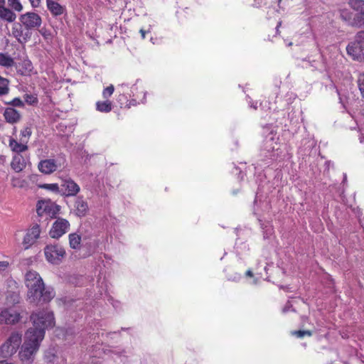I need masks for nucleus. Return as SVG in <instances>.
<instances>
[{
  "label": "nucleus",
  "instance_id": "nucleus-1",
  "mask_svg": "<svg viewBox=\"0 0 364 364\" xmlns=\"http://www.w3.org/2000/svg\"><path fill=\"white\" fill-rule=\"evenodd\" d=\"M28 297L31 303L48 302L54 297L53 290L45 289L43 281L36 271H28L25 276Z\"/></svg>",
  "mask_w": 364,
  "mask_h": 364
},
{
  "label": "nucleus",
  "instance_id": "nucleus-2",
  "mask_svg": "<svg viewBox=\"0 0 364 364\" xmlns=\"http://www.w3.org/2000/svg\"><path fill=\"white\" fill-rule=\"evenodd\" d=\"M30 321L32 326L26 333H31L38 340H43L46 330L52 328L55 326L53 313L48 309L36 310L31 313Z\"/></svg>",
  "mask_w": 364,
  "mask_h": 364
},
{
  "label": "nucleus",
  "instance_id": "nucleus-3",
  "mask_svg": "<svg viewBox=\"0 0 364 364\" xmlns=\"http://www.w3.org/2000/svg\"><path fill=\"white\" fill-rule=\"evenodd\" d=\"M43 341L31 335V333H26L24 341L18 352L19 360L22 364H32L36 355L39 350Z\"/></svg>",
  "mask_w": 364,
  "mask_h": 364
},
{
  "label": "nucleus",
  "instance_id": "nucleus-4",
  "mask_svg": "<svg viewBox=\"0 0 364 364\" xmlns=\"http://www.w3.org/2000/svg\"><path fill=\"white\" fill-rule=\"evenodd\" d=\"M22 341L21 333L12 332L9 338L0 346V357L6 358L14 355Z\"/></svg>",
  "mask_w": 364,
  "mask_h": 364
},
{
  "label": "nucleus",
  "instance_id": "nucleus-5",
  "mask_svg": "<svg viewBox=\"0 0 364 364\" xmlns=\"http://www.w3.org/2000/svg\"><path fill=\"white\" fill-rule=\"evenodd\" d=\"M46 260L53 264H60L65 255V249L60 245H48L44 248Z\"/></svg>",
  "mask_w": 364,
  "mask_h": 364
},
{
  "label": "nucleus",
  "instance_id": "nucleus-6",
  "mask_svg": "<svg viewBox=\"0 0 364 364\" xmlns=\"http://www.w3.org/2000/svg\"><path fill=\"white\" fill-rule=\"evenodd\" d=\"M59 212V206L50 200H41L36 204V213L39 217L54 218Z\"/></svg>",
  "mask_w": 364,
  "mask_h": 364
},
{
  "label": "nucleus",
  "instance_id": "nucleus-7",
  "mask_svg": "<svg viewBox=\"0 0 364 364\" xmlns=\"http://www.w3.org/2000/svg\"><path fill=\"white\" fill-rule=\"evenodd\" d=\"M347 53L350 55L353 60L358 61L364 60V41L357 39L350 42L346 47Z\"/></svg>",
  "mask_w": 364,
  "mask_h": 364
},
{
  "label": "nucleus",
  "instance_id": "nucleus-8",
  "mask_svg": "<svg viewBox=\"0 0 364 364\" xmlns=\"http://www.w3.org/2000/svg\"><path fill=\"white\" fill-rule=\"evenodd\" d=\"M65 159L63 158L54 159H44L41 160L38 164L39 171L45 174H50L55 172L58 168L63 167Z\"/></svg>",
  "mask_w": 364,
  "mask_h": 364
},
{
  "label": "nucleus",
  "instance_id": "nucleus-9",
  "mask_svg": "<svg viewBox=\"0 0 364 364\" xmlns=\"http://www.w3.org/2000/svg\"><path fill=\"white\" fill-rule=\"evenodd\" d=\"M21 319L19 312L14 311L11 308H0V324L14 325L17 323Z\"/></svg>",
  "mask_w": 364,
  "mask_h": 364
},
{
  "label": "nucleus",
  "instance_id": "nucleus-10",
  "mask_svg": "<svg viewBox=\"0 0 364 364\" xmlns=\"http://www.w3.org/2000/svg\"><path fill=\"white\" fill-rule=\"evenodd\" d=\"M70 228V223L64 218H58L53 223L49 232L52 238L58 239L65 234Z\"/></svg>",
  "mask_w": 364,
  "mask_h": 364
},
{
  "label": "nucleus",
  "instance_id": "nucleus-11",
  "mask_svg": "<svg viewBox=\"0 0 364 364\" xmlns=\"http://www.w3.org/2000/svg\"><path fill=\"white\" fill-rule=\"evenodd\" d=\"M19 20L27 29L38 28L42 23L41 17L34 12H26L21 15Z\"/></svg>",
  "mask_w": 364,
  "mask_h": 364
},
{
  "label": "nucleus",
  "instance_id": "nucleus-12",
  "mask_svg": "<svg viewBox=\"0 0 364 364\" xmlns=\"http://www.w3.org/2000/svg\"><path fill=\"white\" fill-rule=\"evenodd\" d=\"M41 232L40 225L38 224L33 225L26 231L22 242V245L25 250L29 249L36 242L37 240L40 237Z\"/></svg>",
  "mask_w": 364,
  "mask_h": 364
},
{
  "label": "nucleus",
  "instance_id": "nucleus-13",
  "mask_svg": "<svg viewBox=\"0 0 364 364\" xmlns=\"http://www.w3.org/2000/svg\"><path fill=\"white\" fill-rule=\"evenodd\" d=\"M348 5L351 9L356 12V21H354L356 27L364 26V0H349Z\"/></svg>",
  "mask_w": 364,
  "mask_h": 364
},
{
  "label": "nucleus",
  "instance_id": "nucleus-14",
  "mask_svg": "<svg viewBox=\"0 0 364 364\" xmlns=\"http://www.w3.org/2000/svg\"><path fill=\"white\" fill-rule=\"evenodd\" d=\"M61 189L66 196H75L80 191V186L71 178H65L61 183Z\"/></svg>",
  "mask_w": 364,
  "mask_h": 364
},
{
  "label": "nucleus",
  "instance_id": "nucleus-15",
  "mask_svg": "<svg viewBox=\"0 0 364 364\" xmlns=\"http://www.w3.org/2000/svg\"><path fill=\"white\" fill-rule=\"evenodd\" d=\"M139 80H136V83L134 84L130 89V93H128V95L130 97H132V99L130 101L131 105H136V104L139 103H144L146 100V92L141 91V94H143V96L140 97L139 92H138L139 87L137 85L139 82Z\"/></svg>",
  "mask_w": 364,
  "mask_h": 364
},
{
  "label": "nucleus",
  "instance_id": "nucleus-16",
  "mask_svg": "<svg viewBox=\"0 0 364 364\" xmlns=\"http://www.w3.org/2000/svg\"><path fill=\"white\" fill-rule=\"evenodd\" d=\"M10 286H14L15 287L14 290L8 291L6 296V303L8 304H16L20 301V296L19 291L18 290V287L16 286V282L15 281L11 280L9 282Z\"/></svg>",
  "mask_w": 364,
  "mask_h": 364
},
{
  "label": "nucleus",
  "instance_id": "nucleus-17",
  "mask_svg": "<svg viewBox=\"0 0 364 364\" xmlns=\"http://www.w3.org/2000/svg\"><path fill=\"white\" fill-rule=\"evenodd\" d=\"M46 5L53 16H61L65 12V8L53 0H46Z\"/></svg>",
  "mask_w": 364,
  "mask_h": 364
},
{
  "label": "nucleus",
  "instance_id": "nucleus-18",
  "mask_svg": "<svg viewBox=\"0 0 364 364\" xmlns=\"http://www.w3.org/2000/svg\"><path fill=\"white\" fill-rule=\"evenodd\" d=\"M4 116L6 121L11 124H14L18 122L21 119L20 113L14 107H7L4 112Z\"/></svg>",
  "mask_w": 364,
  "mask_h": 364
},
{
  "label": "nucleus",
  "instance_id": "nucleus-19",
  "mask_svg": "<svg viewBox=\"0 0 364 364\" xmlns=\"http://www.w3.org/2000/svg\"><path fill=\"white\" fill-rule=\"evenodd\" d=\"M4 5H0V18L9 23L15 21L16 18V14Z\"/></svg>",
  "mask_w": 364,
  "mask_h": 364
},
{
  "label": "nucleus",
  "instance_id": "nucleus-20",
  "mask_svg": "<svg viewBox=\"0 0 364 364\" xmlns=\"http://www.w3.org/2000/svg\"><path fill=\"white\" fill-rule=\"evenodd\" d=\"M26 162L25 159L21 154L14 156L11 166L16 172H20L25 168Z\"/></svg>",
  "mask_w": 364,
  "mask_h": 364
},
{
  "label": "nucleus",
  "instance_id": "nucleus-21",
  "mask_svg": "<svg viewBox=\"0 0 364 364\" xmlns=\"http://www.w3.org/2000/svg\"><path fill=\"white\" fill-rule=\"evenodd\" d=\"M340 16L341 18L346 21L348 24L355 26L356 24L354 23V21H356L355 14H354L353 12H351L348 9H343L340 10Z\"/></svg>",
  "mask_w": 364,
  "mask_h": 364
},
{
  "label": "nucleus",
  "instance_id": "nucleus-22",
  "mask_svg": "<svg viewBox=\"0 0 364 364\" xmlns=\"http://www.w3.org/2000/svg\"><path fill=\"white\" fill-rule=\"evenodd\" d=\"M75 213L77 216L82 217L85 215L88 210V205L82 198H77L75 203Z\"/></svg>",
  "mask_w": 364,
  "mask_h": 364
},
{
  "label": "nucleus",
  "instance_id": "nucleus-23",
  "mask_svg": "<svg viewBox=\"0 0 364 364\" xmlns=\"http://www.w3.org/2000/svg\"><path fill=\"white\" fill-rule=\"evenodd\" d=\"M112 109V104L109 100L97 101L96 102V110L100 112L108 113Z\"/></svg>",
  "mask_w": 364,
  "mask_h": 364
},
{
  "label": "nucleus",
  "instance_id": "nucleus-24",
  "mask_svg": "<svg viewBox=\"0 0 364 364\" xmlns=\"http://www.w3.org/2000/svg\"><path fill=\"white\" fill-rule=\"evenodd\" d=\"M9 146L11 150L16 153V154H20V153L26 151L28 149L26 143H18L14 139H10L9 141Z\"/></svg>",
  "mask_w": 364,
  "mask_h": 364
},
{
  "label": "nucleus",
  "instance_id": "nucleus-25",
  "mask_svg": "<svg viewBox=\"0 0 364 364\" xmlns=\"http://www.w3.org/2000/svg\"><path fill=\"white\" fill-rule=\"evenodd\" d=\"M81 236L77 233L69 235V244L71 248L77 250L80 247Z\"/></svg>",
  "mask_w": 364,
  "mask_h": 364
},
{
  "label": "nucleus",
  "instance_id": "nucleus-26",
  "mask_svg": "<svg viewBox=\"0 0 364 364\" xmlns=\"http://www.w3.org/2000/svg\"><path fill=\"white\" fill-rule=\"evenodd\" d=\"M14 59L8 54L0 53V65L6 68H11L14 65Z\"/></svg>",
  "mask_w": 364,
  "mask_h": 364
},
{
  "label": "nucleus",
  "instance_id": "nucleus-27",
  "mask_svg": "<svg viewBox=\"0 0 364 364\" xmlns=\"http://www.w3.org/2000/svg\"><path fill=\"white\" fill-rule=\"evenodd\" d=\"M11 185L16 188H26L28 186V182L23 178L17 176L12 177Z\"/></svg>",
  "mask_w": 364,
  "mask_h": 364
},
{
  "label": "nucleus",
  "instance_id": "nucleus-28",
  "mask_svg": "<svg viewBox=\"0 0 364 364\" xmlns=\"http://www.w3.org/2000/svg\"><path fill=\"white\" fill-rule=\"evenodd\" d=\"M9 92V81L0 75V97L6 95Z\"/></svg>",
  "mask_w": 364,
  "mask_h": 364
},
{
  "label": "nucleus",
  "instance_id": "nucleus-29",
  "mask_svg": "<svg viewBox=\"0 0 364 364\" xmlns=\"http://www.w3.org/2000/svg\"><path fill=\"white\" fill-rule=\"evenodd\" d=\"M7 2L9 7L15 11L21 12L23 9L20 0H7Z\"/></svg>",
  "mask_w": 364,
  "mask_h": 364
},
{
  "label": "nucleus",
  "instance_id": "nucleus-30",
  "mask_svg": "<svg viewBox=\"0 0 364 364\" xmlns=\"http://www.w3.org/2000/svg\"><path fill=\"white\" fill-rule=\"evenodd\" d=\"M39 187L53 193H58L59 191V186L58 183H44L39 185Z\"/></svg>",
  "mask_w": 364,
  "mask_h": 364
},
{
  "label": "nucleus",
  "instance_id": "nucleus-31",
  "mask_svg": "<svg viewBox=\"0 0 364 364\" xmlns=\"http://www.w3.org/2000/svg\"><path fill=\"white\" fill-rule=\"evenodd\" d=\"M32 134L31 129L30 127H26L21 132V141L23 143H27L31 135Z\"/></svg>",
  "mask_w": 364,
  "mask_h": 364
},
{
  "label": "nucleus",
  "instance_id": "nucleus-32",
  "mask_svg": "<svg viewBox=\"0 0 364 364\" xmlns=\"http://www.w3.org/2000/svg\"><path fill=\"white\" fill-rule=\"evenodd\" d=\"M273 143L277 144V143L274 141V137L273 136H270L269 138H267L265 139L264 146H265V149L267 150V151H274V150H278L277 148H275V146H273Z\"/></svg>",
  "mask_w": 364,
  "mask_h": 364
},
{
  "label": "nucleus",
  "instance_id": "nucleus-33",
  "mask_svg": "<svg viewBox=\"0 0 364 364\" xmlns=\"http://www.w3.org/2000/svg\"><path fill=\"white\" fill-rule=\"evenodd\" d=\"M358 86L362 97L364 99V73L359 75L358 78Z\"/></svg>",
  "mask_w": 364,
  "mask_h": 364
},
{
  "label": "nucleus",
  "instance_id": "nucleus-34",
  "mask_svg": "<svg viewBox=\"0 0 364 364\" xmlns=\"http://www.w3.org/2000/svg\"><path fill=\"white\" fill-rule=\"evenodd\" d=\"M114 90V87L112 85H110L109 86L107 87L105 89H104L102 92V97L106 100H108L112 95L113 94Z\"/></svg>",
  "mask_w": 364,
  "mask_h": 364
},
{
  "label": "nucleus",
  "instance_id": "nucleus-35",
  "mask_svg": "<svg viewBox=\"0 0 364 364\" xmlns=\"http://www.w3.org/2000/svg\"><path fill=\"white\" fill-rule=\"evenodd\" d=\"M292 335L296 336L298 338H302L305 336H311V332L310 331H295L291 333Z\"/></svg>",
  "mask_w": 364,
  "mask_h": 364
},
{
  "label": "nucleus",
  "instance_id": "nucleus-36",
  "mask_svg": "<svg viewBox=\"0 0 364 364\" xmlns=\"http://www.w3.org/2000/svg\"><path fill=\"white\" fill-rule=\"evenodd\" d=\"M57 358H58L55 354L51 353L50 352L46 353L45 355V360L47 363H54Z\"/></svg>",
  "mask_w": 364,
  "mask_h": 364
},
{
  "label": "nucleus",
  "instance_id": "nucleus-37",
  "mask_svg": "<svg viewBox=\"0 0 364 364\" xmlns=\"http://www.w3.org/2000/svg\"><path fill=\"white\" fill-rule=\"evenodd\" d=\"M24 98L28 105H34L38 102L37 98L31 95H26Z\"/></svg>",
  "mask_w": 364,
  "mask_h": 364
},
{
  "label": "nucleus",
  "instance_id": "nucleus-38",
  "mask_svg": "<svg viewBox=\"0 0 364 364\" xmlns=\"http://www.w3.org/2000/svg\"><path fill=\"white\" fill-rule=\"evenodd\" d=\"M9 104L12 105L13 107H23V105H24L23 101L18 97L14 98Z\"/></svg>",
  "mask_w": 364,
  "mask_h": 364
},
{
  "label": "nucleus",
  "instance_id": "nucleus-39",
  "mask_svg": "<svg viewBox=\"0 0 364 364\" xmlns=\"http://www.w3.org/2000/svg\"><path fill=\"white\" fill-rule=\"evenodd\" d=\"M23 66L25 67L26 70L28 71V72H30L33 69V65H32V63L30 60H25L23 62Z\"/></svg>",
  "mask_w": 364,
  "mask_h": 364
},
{
  "label": "nucleus",
  "instance_id": "nucleus-40",
  "mask_svg": "<svg viewBox=\"0 0 364 364\" xmlns=\"http://www.w3.org/2000/svg\"><path fill=\"white\" fill-rule=\"evenodd\" d=\"M28 1L33 8H38L41 6V1H42V0H28Z\"/></svg>",
  "mask_w": 364,
  "mask_h": 364
},
{
  "label": "nucleus",
  "instance_id": "nucleus-41",
  "mask_svg": "<svg viewBox=\"0 0 364 364\" xmlns=\"http://www.w3.org/2000/svg\"><path fill=\"white\" fill-rule=\"evenodd\" d=\"M9 266V262L6 261L0 262V272L6 269Z\"/></svg>",
  "mask_w": 364,
  "mask_h": 364
},
{
  "label": "nucleus",
  "instance_id": "nucleus-42",
  "mask_svg": "<svg viewBox=\"0 0 364 364\" xmlns=\"http://www.w3.org/2000/svg\"><path fill=\"white\" fill-rule=\"evenodd\" d=\"M337 93H338V95L339 97V101H340V103L343 105V107H345V105H346V101L343 97V95H341V92L339 90H337Z\"/></svg>",
  "mask_w": 364,
  "mask_h": 364
},
{
  "label": "nucleus",
  "instance_id": "nucleus-43",
  "mask_svg": "<svg viewBox=\"0 0 364 364\" xmlns=\"http://www.w3.org/2000/svg\"><path fill=\"white\" fill-rule=\"evenodd\" d=\"M291 308V303L289 301H288L287 303V304L285 305V306L282 309L283 313L288 312L290 310Z\"/></svg>",
  "mask_w": 364,
  "mask_h": 364
},
{
  "label": "nucleus",
  "instance_id": "nucleus-44",
  "mask_svg": "<svg viewBox=\"0 0 364 364\" xmlns=\"http://www.w3.org/2000/svg\"><path fill=\"white\" fill-rule=\"evenodd\" d=\"M356 38L357 39H362L364 41V30L358 32L356 34Z\"/></svg>",
  "mask_w": 364,
  "mask_h": 364
},
{
  "label": "nucleus",
  "instance_id": "nucleus-45",
  "mask_svg": "<svg viewBox=\"0 0 364 364\" xmlns=\"http://www.w3.org/2000/svg\"><path fill=\"white\" fill-rule=\"evenodd\" d=\"M150 31H151V26H149V28L147 32H150ZM139 32L141 35L142 39H144L146 31H144L143 28H141V29H140Z\"/></svg>",
  "mask_w": 364,
  "mask_h": 364
},
{
  "label": "nucleus",
  "instance_id": "nucleus-46",
  "mask_svg": "<svg viewBox=\"0 0 364 364\" xmlns=\"http://www.w3.org/2000/svg\"><path fill=\"white\" fill-rule=\"evenodd\" d=\"M250 107L256 109L257 107V102H256L255 103L250 104Z\"/></svg>",
  "mask_w": 364,
  "mask_h": 364
},
{
  "label": "nucleus",
  "instance_id": "nucleus-47",
  "mask_svg": "<svg viewBox=\"0 0 364 364\" xmlns=\"http://www.w3.org/2000/svg\"><path fill=\"white\" fill-rule=\"evenodd\" d=\"M246 275H247V276H249V277H252V271H251V270H248V271H247V272H246Z\"/></svg>",
  "mask_w": 364,
  "mask_h": 364
},
{
  "label": "nucleus",
  "instance_id": "nucleus-48",
  "mask_svg": "<svg viewBox=\"0 0 364 364\" xmlns=\"http://www.w3.org/2000/svg\"><path fill=\"white\" fill-rule=\"evenodd\" d=\"M0 364H14V363H9L6 362L5 360L0 361Z\"/></svg>",
  "mask_w": 364,
  "mask_h": 364
},
{
  "label": "nucleus",
  "instance_id": "nucleus-49",
  "mask_svg": "<svg viewBox=\"0 0 364 364\" xmlns=\"http://www.w3.org/2000/svg\"><path fill=\"white\" fill-rule=\"evenodd\" d=\"M5 4V0H0V5Z\"/></svg>",
  "mask_w": 364,
  "mask_h": 364
},
{
  "label": "nucleus",
  "instance_id": "nucleus-50",
  "mask_svg": "<svg viewBox=\"0 0 364 364\" xmlns=\"http://www.w3.org/2000/svg\"><path fill=\"white\" fill-rule=\"evenodd\" d=\"M361 114L364 117V107L361 109Z\"/></svg>",
  "mask_w": 364,
  "mask_h": 364
},
{
  "label": "nucleus",
  "instance_id": "nucleus-51",
  "mask_svg": "<svg viewBox=\"0 0 364 364\" xmlns=\"http://www.w3.org/2000/svg\"><path fill=\"white\" fill-rule=\"evenodd\" d=\"M280 25H281V22H279V23L277 24V28H277V31H278V28H279V26Z\"/></svg>",
  "mask_w": 364,
  "mask_h": 364
},
{
  "label": "nucleus",
  "instance_id": "nucleus-52",
  "mask_svg": "<svg viewBox=\"0 0 364 364\" xmlns=\"http://www.w3.org/2000/svg\"><path fill=\"white\" fill-rule=\"evenodd\" d=\"M124 86H127H127H128V85H127V84H125V83H122V84L121 85V87H124Z\"/></svg>",
  "mask_w": 364,
  "mask_h": 364
},
{
  "label": "nucleus",
  "instance_id": "nucleus-53",
  "mask_svg": "<svg viewBox=\"0 0 364 364\" xmlns=\"http://www.w3.org/2000/svg\"><path fill=\"white\" fill-rule=\"evenodd\" d=\"M346 178H347L346 175V174H344L343 181H345L346 180Z\"/></svg>",
  "mask_w": 364,
  "mask_h": 364
},
{
  "label": "nucleus",
  "instance_id": "nucleus-54",
  "mask_svg": "<svg viewBox=\"0 0 364 364\" xmlns=\"http://www.w3.org/2000/svg\"><path fill=\"white\" fill-rule=\"evenodd\" d=\"M291 45H292V43H291V42H289V43L287 44V46H291Z\"/></svg>",
  "mask_w": 364,
  "mask_h": 364
},
{
  "label": "nucleus",
  "instance_id": "nucleus-55",
  "mask_svg": "<svg viewBox=\"0 0 364 364\" xmlns=\"http://www.w3.org/2000/svg\"><path fill=\"white\" fill-rule=\"evenodd\" d=\"M18 36H19V33H18V34H15V36H16V37H18Z\"/></svg>",
  "mask_w": 364,
  "mask_h": 364
},
{
  "label": "nucleus",
  "instance_id": "nucleus-56",
  "mask_svg": "<svg viewBox=\"0 0 364 364\" xmlns=\"http://www.w3.org/2000/svg\"><path fill=\"white\" fill-rule=\"evenodd\" d=\"M236 245H238V242H236ZM237 248H238V246H237Z\"/></svg>",
  "mask_w": 364,
  "mask_h": 364
},
{
  "label": "nucleus",
  "instance_id": "nucleus-57",
  "mask_svg": "<svg viewBox=\"0 0 364 364\" xmlns=\"http://www.w3.org/2000/svg\"><path fill=\"white\" fill-rule=\"evenodd\" d=\"M282 0H278V3L279 4L281 2Z\"/></svg>",
  "mask_w": 364,
  "mask_h": 364
}]
</instances>
